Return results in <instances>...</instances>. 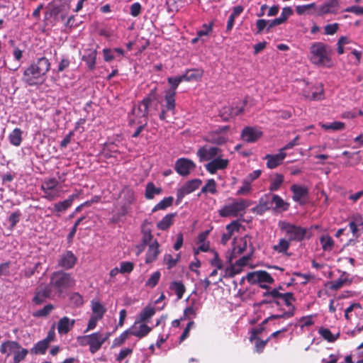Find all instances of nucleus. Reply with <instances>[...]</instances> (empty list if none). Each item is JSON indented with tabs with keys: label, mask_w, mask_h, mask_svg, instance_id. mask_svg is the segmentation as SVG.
Segmentation results:
<instances>
[{
	"label": "nucleus",
	"mask_w": 363,
	"mask_h": 363,
	"mask_svg": "<svg viewBox=\"0 0 363 363\" xmlns=\"http://www.w3.org/2000/svg\"><path fill=\"white\" fill-rule=\"evenodd\" d=\"M50 69V62L45 57L38 58L24 69L22 82L28 86H34L42 84L45 76Z\"/></svg>",
	"instance_id": "nucleus-1"
},
{
	"label": "nucleus",
	"mask_w": 363,
	"mask_h": 363,
	"mask_svg": "<svg viewBox=\"0 0 363 363\" xmlns=\"http://www.w3.org/2000/svg\"><path fill=\"white\" fill-rule=\"evenodd\" d=\"M331 53L332 50L325 44L315 43L310 47V60L315 65L330 68L333 66Z\"/></svg>",
	"instance_id": "nucleus-2"
},
{
	"label": "nucleus",
	"mask_w": 363,
	"mask_h": 363,
	"mask_svg": "<svg viewBox=\"0 0 363 363\" xmlns=\"http://www.w3.org/2000/svg\"><path fill=\"white\" fill-rule=\"evenodd\" d=\"M50 286L52 289L54 294L60 296L63 292L74 284V279L69 273L60 270L54 272L50 277Z\"/></svg>",
	"instance_id": "nucleus-3"
},
{
	"label": "nucleus",
	"mask_w": 363,
	"mask_h": 363,
	"mask_svg": "<svg viewBox=\"0 0 363 363\" xmlns=\"http://www.w3.org/2000/svg\"><path fill=\"white\" fill-rule=\"evenodd\" d=\"M250 205V202L245 199L233 200V203L223 206L218 211V213L220 216L223 218L230 216L236 217L240 212L243 211Z\"/></svg>",
	"instance_id": "nucleus-4"
},
{
	"label": "nucleus",
	"mask_w": 363,
	"mask_h": 363,
	"mask_svg": "<svg viewBox=\"0 0 363 363\" xmlns=\"http://www.w3.org/2000/svg\"><path fill=\"white\" fill-rule=\"evenodd\" d=\"M279 227L281 230L285 231L289 236V241H301L306 234V228L291 224L288 222H280Z\"/></svg>",
	"instance_id": "nucleus-5"
},
{
	"label": "nucleus",
	"mask_w": 363,
	"mask_h": 363,
	"mask_svg": "<svg viewBox=\"0 0 363 363\" xmlns=\"http://www.w3.org/2000/svg\"><path fill=\"white\" fill-rule=\"evenodd\" d=\"M201 183L202 182L199 179H194L186 182L177 190V203L178 204L180 203L186 195H188L197 189Z\"/></svg>",
	"instance_id": "nucleus-6"
},
{
	"label": "nucleus",
	"mask_w": 363,
	"mask_h": 363,
	"mask_svg": "<svg viewBox=\"0 0 363 363\" xmlns=\"http://www.w3.org/2000/svg\"><path fill=\"white\" fill-rule=\"evenodd\" d=\"M197 156L201 162L213 160L222 156V150L217 147H201L197 151Z\"/></svg>",
	"instance_id": "nucleus-7"
},
{
	"label": "nucleus",
	"mask_w": 363,
	"mask_h": 363,
	"mask_svg": "<svg viewBox=\"0 0 363 363\" xmlns=\"http://www.w3.org/2000/svg\"><path fill=\"white\" fill-rule=\"evenodd\" d=\"M56 296L54 294L52 289L48 284L44 286H39L35 289V296L33 298V302L36 305H40L43 303L47 298H50Z\"/></svg>",
	"instance_id": "nucleus-8"
},
{
	"label": "nucleus",
	"mask_w": 363,
	"mask_h": 363,
	"mask_svg": "<svg viewBox=\"0 0 363 363\" xmlns=\"http://www.w3.org/2000/svg\"><path fill=\"white\" fill-rule=\"evenodd\" d=\"M196 167L195 163L187 158L178 159L174 164L175 171L182 177L188 176Z\"/></svg>",
	"instance_id": "nucleus-9"
},
{
	"label": "nucleus",
	"mask_w": 363,
	"mask_h": 363,
	"mask_svg": "<svg viewBox=\"0 0 363 363\" xmlns=\"http://www.w3.org/2000/svg\"><path fill=\"white\" fill-rule=\"evenodd\" d=\"M84 339L86 340V342L89 345V350L92 354L96 352L106 340V337H103V335L99 332L86 335Z\"/></svg>",
	"instance_id": "nucleus-10"
},
{
	"label": "nucleus",
	"mask_w": 363,
	"mask_h": 363,
	"mask_svg": "<svg viewBox=\"0 0 363 363\" xmlns=\"http://www.w3.org/2000/svg\"><path fill=\"white\" fill-rule=\"evenodd\" d=\"M247 280L251 284L266 282L268 284H272L274 279L266 271H257L253 272H249L247 274Z\"/></svg>",
	"instance_id": "nucleus-11"
},
{
	"label": "nucleus",
	"mask_w": 363,
	"mask_h": 363,
	"mask_svg": "<svg viewBox=\"0 0 363 363\" xmlns=\"http://www.w3.org/2000/svg\"><path fill=\"white\" fill-rule=\"evenodd\" d=\"M271 200L272 194H265L259 199V203L255 207L252 208L251 211L258 215L263 214L267 211L272 208V203Z\"/></svg>",
	"instance_id": "nucleus-12"
},
{
	"label": "nucleus",
	"mask_w": 363,
	"mask_h": 363,
	"mask_svg": "<svg viewBox=\"0 0 363 363\" xmlns=\"http://www.w3.org/2000/svg\"><path fill=\"white\" fill-rule=\"evenodd\" d=\"M77 262L76 256L72 251H66L61 255L58 259V266L65 269H69L74 267Z\"/></svg>",
	"instance_id": "nucleus-13"
},
{
	"label": "nucleus",
	"mask_w": 363,
	"mask_h": 363,
	"mask_svg": "<svg viewBox=\"0 0 363 363\" xmlns=\"http://www.w3.org/2000/svg\"><path fill=\"white\" fill-rule=\"evenodd\" d=\"M291 191L293 193V200L296 202L299 203L301 205L305 203V201L303 200L308 195V189L304 186H299L297 184H293L291 188Z\"/></svg>",
	"instance_id": "nucleus-14"
},
{
	"label": "nucleus",
	"mask_w": 363,
	"mask_h": 363,
	"mask_svg": "<svg viewBox=\"0 0 363 363\" xmlns=\"http://www.w3.org/2000/svg\"><path fill=\"white\" fill-rule=\"evenodd\" d=\"M229 161L218 157L205 164L206 170L211 174H215L218 169H224L228 165Z\"/></svg>",
	"instance_id": "nucleus-15"
},
{
	"label": "nucleus",
	"mask_w": 363,
	"mask_h": 363,
	"mask_svg": "<svg viewBox=\"0 0 363 363\" xmlns=\"http://www.w3.org/2000/svg\"><path fill=\"white\" fill-rule=\"evenodd\" d=\"M262 135V133L258 129L247 126L242 130L241 138L247 143H254L260 138Z\"/></svg>",
	"instance_id": "nucleus-16"
},
{
	"label": "nucleus",
	"mask_w": 363,
	"mask_h": 363,
	"mask_svg": "<svg viewBox=\"0 0 363 363\" xmlns=\"http://www.w3.org/2000/svg\"><path fill=\"white\" fill-rule=\"evenodd\" d=\"M76 196L75 194H72L67 199L55 203L53 207L50 208L51 212L56 214L57 216H60V213L65 212L72 206Z\"/></svg>",
	"instance_id": "nucleus-17"
},
{
	"label": "nucleus",
	"mask_w": 363,
	"mask_h": 363,
	"mask_svg": "<svg viewBox=\"0 0 363 363\" xmlns=\"http://www.w3.org/2000/svg\"><path fill=\"white\" fill-rule=\"evenodd\" d=\"M286 154L279 150V153L276 155H267L264 160H267V167L269 169H274L280 165L285 159Z\"/></svg>",
	"instance_id": "nucleus-18"
},
{
	"label": "nucleus",
	"mask_w": 363,
	"mask_h": 363,
	"mask_svg": "<svg viewBox=\"0 0 363 363\" xmlns=\"http://www.w3.org/2000/svg\"><path fill=\"white\" fill-rule=\"evenodd\" d=\"M311 94L303 91V95L305 99L313 101H320L324 99L323 85L321 83L311 87Z\"/></svg>",
	"instance_id": "nucleus-19"
},
{
	"label": "nucleus",
	"mask_w": 363,
	"mask_h": 363,
	"mask_svg": "<svg viewBox=\"0 0 363 363\" xmlns=\"http://www.w3.org/2000/svg\"><path fill=\"white\" fill-rule=\"evenodd\" d=\"M49 6L50 9L46 13V16L50 17H56L68 8V5L65 3L62 4L60 0H53L49 4Z\"/></svg>",
	"instance_id": "nucleus-20"
},
{
	"label": "nucleus",
	"mask_w": 363,
	"mask_h": 363,
	"mask_svg": "<svg viewBox=\"0 0 363 363\" xmlns=\"http://www.w3.org/2000/svg\"><path fill=\"white\" fill-rule=\"evenodd\" d=\"M139 322L135 321V324L129 328L130 335L135 336L138 338L145 337L151 330L152 328L146 324H140L138 327L136 325Z\"/></svg>",
	"instance_id": "nucleus-21"
},
{
	"label": "nucleus",
	"mask_w": 363,
	"mask_h": 363,
	"mask_svg": "<svg viewBox=\"0 0 363 363\" xmlns=\"http://www.w3.org/2000/svg\"><path fill=\"white\" fill-rule=\"evenodd\" d=\"M75 320L68 317L62 318L57 323V331L60 334H67L73 328Z\"/></svg>",
	"instance_id": "nucleus-22"
},
{
	"label": "nucleus",
	"mask_w": 363,
	"mask_h": 363,
	"mask_svg": "<svg viewBox=\"0 0 363 363\" xmlns=\"http://www.w3.org/2000/svg\"><path fill=\"white\" fill-rule=\"evenodd\" d=\"M17 349H21V345L16 341H6L4 342L0 346V352L2 354H6L9 357L11 353L15 352Z\"/></svg>",
	"instance_id": "nucleus-23"
},
{
	"label": "nucleus",
	"mask_w": 363,
	"mask_h": 363,
	"mask_svg": "<svg viewBox=\"0 0 363 363\" xmlns=\"http://www.w3.org/2000/svg\"><path fill=\"white\" fill-rule=\"evenodd\" d=\"M271 201L274 211H285L289 209V203L285 202L279 195L272 194Z\"/></svg>",
	"instance_id": "nucleus-24"
},
{
	"label": "nucleus",
	"mask_w": 363,
	"mask_h": 363,
	"mask_svg": "<svg viewBox=\"0 0 363 363\" xmlns=\"http://www.w3.org/2000/svg\"><path fill=\"white\" fill-rule=\"evenodd\" d=\"M159 243L155 240L151 245H149L147 252H146L145 262L151 263L155 261L159 254Z\"/></svg>",
	"instance_id": "nucleus-25"
},
{
	"label": "nucleus",
	"mask_w": 363,
	"mask_h": 363,
	"mask_svg": "<svg viewBox=\"0 0 363 363\" xmlns=\"http://www.w3.org/2000/svg\"><path fill=\"white\" fill-rule=\"evenodd\" d=\"M184 81H198L203 76V71L199 69H188L182 75Z\"/></svg>",
	"instance_id": "nucleus-26"
},
{
	"label": "nucleus",
	"mask_w": 363,
	"mask_h": 363,
	"mask_svg": "<svg viewBox=\"0 0 363 363\" xmlns=\"http://www.w3.org/2000/svg\"><path fill=\"white\" fill-rule=\"evenodd\" d=\"M176 215V213L167 214L160 221L157 223V228L162 230H167L172 225L173 218Z\"/></svg>",
	"instance_id": "nucleus-27"
},
{
	"label": "nucleus",
	"mask_w": 363,
	"mask_h": 363,
	"mask_svg": "<svg viewBox=\"0 0 363 363\" xmlns=\"http://www.w3.org/2000/svg\"><path fill=\"white\" fill-rule=\"evenodd\" d=\"M162 190L160 187H156L152 182L146 184L145 196L147 199H152L155 195L160 194Z\"/></svg>",
	"instance_id": "nucleus-28"
},
{
	"label": "nucleus",
	"mask_w": 363,
	"mask_h": 363,
	"mask_svg": "<svg viewBox=\"0 0 363 363\" xmlns=\"http://www.w3.org/2000/svg\"><path fill=\"white\" fill-rule=\"evenodd\" d=\"M243 6H236L233 8V12L229 16V18L228 20L227 23V27H226V31L229 32L232 30L234 23H235V18L238 16L242 11H243Z\"/></svg>",
	"instance_id": "nucleus-29"
},
{
	"label": "nucleus",
	"mask_w": 363,
	"mask_h": 363,
	"mask_svg": "<svg viewBox=\"0 0 363 363\" xmlns=\"http://www.w3.org/2000/svg\"><path fill=\"white\" fill-rule=\"evenodd\" d=\"M50 344V340L45 338L44 340L37 342L35 346L30 350L31 353L33 354H45Z\"/></svg>",
	"instance_id": "nucleus-30"
},
{
	"label": "nucleus",
	"mask_w": 363,
	"mask_h": 363,
	"mask_svg": "<svg viewBox=\"0 0 363 363\" xmlns=\"http://www.w3.org/2000/svg\"><path fill=\"white\" fill-rule=\"evenodd\" d=\"M316 12L315 3H311L306 5H299L296 6V12L298 15H303L306 13L313 14Z\"/></svg>",
	"instance_id": "nucleus-31"
},
{
	"label": "nucleus",
	"mask_w": 363,
	"mask_h": 363,
	"mask_svg": "<svg viewBox=\"0 0 363 363\" xmlns=\"http://www.w3.org/2000/svg\"><path fill=\"white\" fill-rule=\"evenodd\" d=\"M262 296L266 298H272V303H275L277 306H280L281 305V293L278 291V289H271V291H267L263 293Z\"/></svg>",
	"instance_id": "nucleus-32"
},
{
	"label": "nucleus",
	"mask_w": 363,
	"mask_h": 363,
	"mask_svg": "<svg viewBox=\"0 0 363 363\" xmlns=\"http://www.w3.org/2000/svg\"><path fill=\"white\" fill-rule=\"evenodd\" d=\"M22 130L16 128L9 135V140L11 145L19 146L22 142Z\"/></svg>",
	"instance_id": "nucleus-33"
},
{
	"label": "nucleus",
	"mask_w": 363,
	"mask_h": 363,
	"mask_svg": "<svg viewBox=\"0 0 363 363\" xmlns=\"http://www.w3.org/2000/svg\"><path fill=\"white\" fill-rule=\"evenodd\" d=\"M92 315L98 318H102L106 311L105 307L98 301H91Z\"/></svg>",
	"instance_id": "nucleus-34"
},
{
	"label": "nucleus",
	"mask_w": 363,
	"mask_h": 363,
	"mask_svg": "<svg viewBox=\"0 0 363 363\" xmlns=\"http://www.w3.org/2000/svg\"><path fill=\"white\" fill-rule=\"evenodd\" d=\"M206 140L216 145H223L227 142V138L220 135L218 131H213L208 135Z\"/></svg>",
	"instance_id": "nucleus-35"
},
{
	"label": "nucleus",
	"mask_w": 363,
	"mask_h": 363,
	"mask_svg": "<svg viewBox=\"0 0 363 363\" xmlns=\"http://www.w3.org/2000/svg\"><path fill=\"white\" fill-rule=\"evenodd\" d=\"M284 182V176L281 174H275L274 177L272 179L269 190L270 192L276 191L279 189Z\"/></svg>",
	"instance_id": "nucleus-36"
},
{
	"label": "nucleus",
	"mask_w": 363,
	"mask_h": 363,
	"mask_svg": "<svg viewBox=\"0 0 363 363\" xmlns=\"http://www.w3.org/2000/svg\"><path fill=\"white\" fill-rule=\"evenodd\" d=\"M176 94L168 92L165 91L164 99L166 101L165 108L167 111L174 113L176 103H175Z\"/></svg>",
	"instance_id": "nucleus-37"
},
{
	"label": "nucleus",
	"mask_w": 363,
	"mask_h": 363,
	"mask_svg": "<svg viewBox=\"0 0 363 363\" xmlns=\"http://www.w3.org/2000/svg\"><path fill=\"white\" fill-rule=\"evenodd\" d=\"M169 289L176 294L178 299L182 298L186 290L184 285L181 281H172Z\"/></svg>",
	"instance_id": "nucleus-38"
},
{
	"label": "nucleus",
	"mask_w": 363,
	"mask_h": 363,
	"mask_svg": "<svg viewBox=\"0 0 363 363\" xmlns=\"http://www.w3.org/2000/svg\"><path fill=\"white\" fill-rule=\"evenodd\" d=\"M155 313L154 308L150 306H146L143 309L137 318L138 322H144L147 319L150 318Z\"/></svg>",
	"instance_id": "nucleus-39"
},
{
	"label": "nucleus",
	"mask_w": 363,
	"mask_h": 363,
	"mask_svg": "<svg viewBox=\"0 0 363 363\" xmlns=\"http://www.w3.org/2000/svg\"><path fill=\"white\" fill-rule=\"evenodd\" d=\"M96 50H90L87 55H85L82 57V60L86 63L90 70H93L94 69L96 65Z\"/></svg>",
	"instance_id": "nucleus-40"
},
{
	"label": "nucleus",
	"mask_w": 363,
	"mask_h": 363,
	"mask_svg": "<svg viewBox=\"0 0 363 363\" xmlns=\"http://www.w3.org/2000/svg\"><path fill=\"white\" fill-rule=\"evenodd\" d=\"M248 236H245L243 238H241L240 241V244L238 246H235L233 249L232 252V257H235L236 256L241 255L242 252H244L247 247V238Z\"/></svg>",
	"instance_id": "nucleus-41"
},
{
	"label": "nucleus",
	"mask_w": 363,
	"mask_h": 363,
	"mask_svg": "<svg viewBox=\"0 0 363 363\" xmlns=\"http://www.w3.org/2000/svg\"><path fill=\"white\" fill-rule=\"evenodd\" d=\"M174 198L172 196H168L164 198L152 208V212H156L160 210H164L167 208L171 206L173 203Z\"/></svg>",
	"instance_id": "nucleus-42"
},
{
	"label": "nucleus",
	"mask_w": 363,
	"mask_h": 363,
	"mask_svg": "<svg viewBox=\"0 0 363 363\" xmlns=\"http://www.w3.org/2000/svg\"><path fill=\"white\" fill-rule=\"evenodd\" d=\"M158 94L157 93V87L152 89L150 92L147 94L146 97H145L142 101V105L145 106L144 112L146 113L147 106H150V104L157 100Z\"/></svg>",
	"instance_id": "nucleus-43"
},
{
	"label": "nucleus",
	"mask_w": 363,
	"mask_h": 363,
	"mask_svg": "<svg viewBox=\"0 0 363 363\" xmlns=\"http://www.w3.org/2000/svg\"><path fill=\"white\" fill-rule=\"evenodd\" d=\"M183 81L184 80L182 75L177 77H168L167 82L170 85V88L167 89L166 91L176 94V89L177 86Z\"/></svg>",
	"instance_id": "nucleus-44"
},
{
	"label": "nucleus",
	"mask_w": 363,
	"mask_h": 363,
	"mask_svg": "<svg viewBox=\"0 0 363 363\" xmlns=\"http://www.w3.org/2000/svg\"><path fill=\"white\" fill-rule=\"evenodd\" d=\"M347 279L345 277V273L344 272L340 278L336 280L331 281L328 283L329 288L331 290L336 291L340 289L347 281Z\"/></svg>",
	"instance_id": "nucleus-45"
},
{
	"label": "nucleus",
	"mask_w": 363,
	"mask_h": 363,
	"mask_svg": "<svg viewBox=\"0 0 363 363\" xmlns=\"http://www.w3.org/2000/svg\"><path fill=\"white\" fill-rule=\"evenodd\" d=\"M55 306L52 303L45 305L43 308L35 311L33 315L36 318L47 317L51 311L54 309Z\"/></svg>",
	"instance_id": "nucleus-46"
},
{
	"label": "nucleus",
	"mask_w": 363,
	"mask_h": 363,
	"mask_svg": "<svg viewBox=\"0 0 363 363\" xmlns=\"http://www.w3.org/2000/svg\"><path fill=\"white\" fill-rule=\"evenodd\" d=\"M320 242L322 245V248L325 251H330L334 245L333 238L329 235H323L320 239Z\"/></svg>",
	"instance_id": "nucleus-47"
},
{
	"label": "nucleus",
	"mask_w": 363,
	"mask_h": 363,
	"mask_svg": "<svg viewBox=\"0 0 363 363\" xmlns=\"http://www.w3.org/2000/svg\"><path fill=\"white\" fill-rule=\"evenodd\" d=\"M318 333L325 340L330 342L335 341L339 336L338 333L336 335H334L332 334L329 329L324 328H320L318 330Z\"/></svg>",
	"instance_id": "nucleus-48"
},
{
	"label": "nucleus",
	"mask_w": 363,
	"mask_h": 363,
	"mask_svg": "<svg viewBox=\"0 0 363 363\" xmlns=\"http://www.w3.org/2000/svg\"><path fill=\"white\" fill-rule=\"evenodd\" d=\"M281 301L286 306L289 307V310H292V308L295 307L292 302L295 301L296 298L291 292L281 293Z\"/></svg>",
	"instance_id": "nucleus-49"
},
{
	"label": "nucleus",
	"mask_w": 363,
	"mask_h": 363,
	"mask_svg": "<svg viewBox=\"0 0 363 363\" xmlns=\"http://www.w3.org/2000/svg\"><path fill=\"white\" fill-rule=\"evenodd\" d=\"M28 353V351L21 347V349H17L13 354V361L12 363H20L26 358Z\"/></svg>",
	"instance_id": "nucleus-50"
},
{
	"label": "nucleus",
	"mask_w": 363,
	"mask_h": 363,
	"mask_svg": "<svg viewBox=\"0 0 363 363\" xmlns=\"http://www.w3.org/2000/svg\"><path fill=\"white\" fill-rule=\"evenodd\" d=\"M345 123L340 121H334L330 124L323 123L321 127L325 130H341L345 128Z\"/></svg>",
	"instance_id": "nucleus-51"
},
{
	"label": "nucleus",
	"mask_w": 363,
	"mask_h": 363,
	"mask_svg": "<svg viewBox=\"0 0 363 363\" xmlns=\"http://www.w3.org/2000/svg\"><path fill=\"white\" fill-rule=\"evenodd\" d=\"M58 184L59 182L55 178H50L43 183L41 189L43 191H52L58 185Z\"/></svg>",
	"instance_id": "nucleus-52"
},
{
	"label": "nucleus",
	"mask_w": 363,
	"mask_h": 363,
	"mask_svg": "<svg viewBox=\"0 0 363 363\" xmlns=\"http://www.w3.org/2000/svg\"><path fill=\"white\" fill-rule=\"evenodd\" d=\"M290 245L289 240L282 238L279 240V244L273 247V249L280 253H284L287 251Z\"/></svg>",
	"instance_id": "nucleus-53"
},
{
	"label": "nucleus",
	"mask_w": 363,
	"mask_h": 363,
	"mask_svg": "<svg viewBox=\"0 0 363 363\" xmlns=\"http://www.w3.org/2000/svg\"><path fill=\"white\" fill-rule=\"evenodd\" d=\"M123 199L125 200V204H131L135 201V195L133 190L124 189L121 192Z\"/></svg>",
	"instance_id": "nucleus-54"
},
{
	"label": "nucleus",
	"mask_w": 363,
	"mask_h": 363,
	"mask_svg": "<svg viewBox=\"0 0 363 363\" xmlns=\"http://www.w3.org/2000/svg\"><path fill=\"white\" fill-rule=\"evenodd\" d=\"M216 191V183L213 179H208L206 185L201 189L202 193L210 192L214 194Z\"/></svg>",
	"instance_id": "nucleus-55"
},
{
	"label": "nucleus",
	"mask_w": 363,
	"mask_h": 363,
	"mask_svg": "<svg viewBox=\"0 0 363 363\" xmlns=\"http://www.w3.org/2000/svg\"><path fill=\"white\" fill-rule=\"evenodd\" d=\"M316 13L318 16H323L328 13H335V11L326 1L318 8L316 7Z\"/></svg>",
	"instance_id": "nucleus-56"
},
{
	"label": "nucleus",
	"mask_w": 363,
	"mask_h": 363,
	"mask_svg": "<svg viewBox=\"0 0 363 363\" xmlns=\"http://www.w3.org/2000/svg\"><path fill=\"white\" fill-rule=\"evenodd\" d=\"M230 110H232V106H225L220 110L219 116L223 121H228L233 118Z\"/></svg>",
	"instance_id": "nucleus-57"
},
{
	"label": "nucleus",
	"mask_w": 363,
	"mask_h": 363,
	"mask_svg": "<svg viewBox=\"0 0 363 363\" xmlns=\"http://www.w3.org/2000/svg\"><path fill=\"white\" fill-rule=\"evenodd\" d=\"M160 272L159 271H157V272H154L150 276V277L146 281L145 285L147 286L153 288L157 284V283L160 280Z\"/></svg>",
	"instance_id": "nucleus-58"
},
{
	"label": "nucleus",
	"mask_w": 363,
	"mask_h": 363,
	"mask_svg": "<svg viewBox=\"0 0 363 363\" xmlns=\"http://www.w3.org/2000/svg\"><path fill=\"white\" fill-rule=\"evenodd\" d=\"M130 335V330L129 329L124 331L119 337H116L113 342V347H118L121 345H123L126 339L128 338V336Z\"/></svg>",
	"instance_id": "nucleus-59"
},
{
	"label": "nucleus",
	"mask_w": 363,
	"mask_h": 363,
	"mask_svg": "<svg viewBox=\"0 0 363 363\" xmlns=\"http://www.w3.org/2000/svg\"><path fill=\"white\" fill-rule=\"evenodd\" d=\"M250 182L245 179L242 182V186L238 190L236 195H247L250 193Z\"/></svg>",
	"instance_id": "nucleus-60"
},
{
	"label": "nucleus",
	"mask_w": 363,
	"mask_h": 363,
	"mask_svg": "<svg viewBox=\"0 0 363 363\" xmlns=\"http://www.w3.org/2000/svg\"><path fill=\"white\" fill-rule=\"evenodd\" d=\"M241 227L242 225L239 220H233L227 225L225 228L228 233L233 235L234 232H239Z\"/></svg>",
	"instance_id": "nucleus-61"
},
{
	"label": "nucleus",
	"mask_w": 363,
	"mask_h": 363,
	"mask_svg": "<svg viewBox=\"0 0 363 363\" xmlns=\"http://www.w3.org/2000/svg\"><path fill=\"white\" fill-rule=\"evenodd\" d=\"M293 14V10L290 6H286L282 9L281 13L278 18L282 23H285L289 16Z\"/></svg>",
	"instance_id": "nucleus-62"
},
{
	"label": "nucleus",
	"mask_w": 363,
	"mask_h": 363,
	"mask_svg": "<svg viewBox=\"0 0 363 363\" xmlns=\"http://www.w3.org/2000/svg\"><path fill=\"white\" fill-rule=\"evenodd\" d=\"M134 264L130 262H123L120 264V272L122 274L130 273L133 271Z\"/></svg>",
	"instance_id": "nucleus-63"
},
{
	"label": "nucleus",
	"mask_w": 363,
	"mask_h": 363,
	"mask_svg": "<svg viewBox=\"0 0 363 363\" xmlns=\"http://www.w3.org/2000/svg\"><path fill=\"white\" fill-rule=\"evenodd\" d=\"M142 12V6L139 2L133 3L130 7V13L133 17L138 16Z\"/></svg>",
	"instance_id": "nucleus-64"
}]
</instances>
